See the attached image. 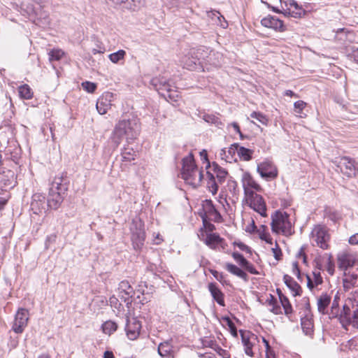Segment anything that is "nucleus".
I'll return each mask as SVG.
<instances>
[{
	"mask_svg": "<svg viewBox=\"0 0 358 358\" xmlns=\"http://www.w3.org/2000/svg\"><path fill=\"white\" fill-rule=\"evenodd\" d=\"M340 320L343 326L352 325V315L350 313V309L346 305L343 306V310L340 315Z\"/></svg>",
	"mask_w": 358,
	"mask_h": 358,
	"instance_id": "f704fd0d",
	"label": "nucleus"
},
{
	"mask_svg": "<svg viewBox=\"0 0 358 358\" xmlns=\"http://www.w3.org/2000/svg\"><path fill=\"white\" fill-rule=\"evenodd\" d=\"M83 89L89 93H93L96 89V85L90 81H85L82 83Z\"/></svg>",
	"mask_w": 358,
	"mask_h": 358,
	"instance_id": "864d4df0",
	"label": "nucleus"
},
{
	"mask_svg": "<svg viewBox=\"0 0 358 358\" xmlns=\"http://www.w3.org/2000/svg\"><path fill=\"white\" fill-rule=\"evenodd\" d=\"M126 55V52L124 50H119L118 51L111 53L108 55V58L113 64H117L122 60H124Z\"/></svg>",
	"mask_w": 358,
	"mask_h": 358,
	"instance_id": "49530a36",
	"label": "nucleus"
},
{
	"mask_svg": "<svg viewBox=\"0 0 358 358\" xmlns=\"http://www.w3.org/2000/svg\"><path fill=\"white\" fill-rule=\"evenodd\" d=\"M101 328L104 334L110 335L117 330V325L115 322L108 320L102 324Z\"/></svg>",
	"mask_w": 358,
	"mask_h": 358,
	"instance_id": "a18cd8bd",
	"label": "nucleus"
},
{
	"mask_svg": "<svg viewBox=\"0 0 358 358\" xmlns=\"http://www.w3.org/2000/svg\"><path fill=\"white\" fill-rule=\"evenodd\" d=\"M241 184L244 189H262L261 186L256 182L248 172H244L241 177Z\"/></svg>",
	"mask_w": 358,
	"mask_h": 358,
	"instance_id": "a878e982",
	"label": "nucleus"
},
{
	"mask_svg": "<svg viewBox=\"0 0 358 358\" xmlns=\"http://www.w3.org/2000/svg\"><path fill=\"white\" fill-rule=\"evenodd\" d=\"M224 320L226 321L227 324L228 325L230 332L231 335L234 337H237V330L236 327H235L234 322L229 318V317H224Z\"/></svg>",
	"mask_w": 358,
	"mask_h": 358,
	"instance_id": "052dcab7",
	"label": "nucleus"
},
{
	"mask_svg": "<svg viewBox=\"0 0 358 358\" xmlns=\"http://www.w3.org/2000/svg\"><path fill=\"white\" fill-rule=\"evenodd\" d=\"M211 348L214 349L223 358H229V355L227 352V350L221 348L216 343H213V345H211Z\"/></svg>",
	"mask_w": 358,
	"mask_h": 358,
	"instance_id": "6e6d98bb",
	"label": "nucleus"
},
{
	"mask_svg": "<svg viewBox=\"0 0 358 358\" xmlns=\"http://www.w3.org/2000/svg\"><path fill=\"white\" fill-rule=\"evenodd\" d=\"M271 227L276 234L289 236L292 234V224L289 215L286 212L276 210L271 215Z\"/></svg>",
	"mask_w": 358,
	"mask_h": 358,
	"instance_id": "7ed1b4c3",
	"label": "nucleus"
},
{
	"mask_svg": "<svg viewBox=\"0 0 358 358\" xmlns=\"http://www.w3.org/2000/svg\"><path fill=\"white\" fill-rule=\"evenodd\" d=\"M232 257L241 266H243L248 262V260L238 252H233Z\"/></svg>",
	"mask_w": 358,
	"mask_h": 358,
	"instance_id": "bf43d9fd",
	"label": "nucleus"
},
{
	"mask_svg": "<svg viewBox=\"0 0 358 358\" xmlns=\"http://www.w3.org/2000/svg\"><path fill=\"white\" fill-rule=\"evenodd\" d=\"M353 327L358 328V308L352 314V323Z\"/></svg>",
	"mask_w": 358,
	"mask_h": 358,
	"instance_id": "774afa93",
	"label": "nucleus"
},
{
	"mask_svg": "<svg viewBox=\"0 0 358 358\" xmlns=\"http://www.w3.org/2000/svg\"><path fill=\"white\" fill-rule=\"evenodd\" d=\"M63 180L62 178H55L52 183V186L50 188V191L53 192H61L64 193L66 190V187L62 183Z\"/></svg>",
	"mask_w": 358,
	"mask_h": 358,
	"instance_id": "ea45409f",
	"label": "nucleus"
},
{
	"mask_svg": "<svg viewBox=\"0 0 358 358\" xmlns=\"http://www.w3.org/2000/svg\"><path fill=\"white\" fill-rule=\"evenodd\" d=\"M237 150V145H231L229 148H223L220 151V157L227 162H231Z\"/></svg>",
	"mask_w": 358,
	"mask_h": 358,
	"instance_id": "c756f323",
	"label": "nucleus"
},
{
	"mask_svg": "<svg viewBox=\"0 0 358 358\" xmlns=\"http://www.w3.org/2000/svg\"><path fill=\"white\" fill-rule=\"evenodd\" d=\"M280 4L285 12L294 17H300L304 10L294 0H280Z\"/></svg>",
	"mask_w": 358,
	"mask_h": 358,
	"instance_id": "9b49d317",
	"label": "nucleus"
},
{
	"mask_svg": "<svg viewBox=\"0 0 358 358\" xmlns=\"http://www.w3.org/2000/svg\"><path fill=\"white\" fill-rule=\"evenodd\" d=\"M261 24L264 27L270 28L277 31L282 32L285 30L283 22L275 16L268 15L262 18Z\"/></svg>",
	"mask_w": 358,
	"mask_h": 358,
	"instance_id": "dca6fc26",
	"label": "nucleus"
},
{
	"mask_svg": "<svg viewBox=\"0 0 358 358\" xmlns=\"http://www.w3.org/2000/svg\"><path fill=\"white\" fill-rule=\"evenodd\" d=\"M260 239L266 241L267 243L273 245V239L270 234L267 231V227L265 225H262L259 229L257 230Z\"/></svg>",
	"mask_w": 358,
	"mask_h": 358,
	"instance_id": "a19ab883",
	"label": "nucleus"
},
{
	"mask_svg": "<svg viewBox=\"0 0 358 358\" xmlns=\"http://www.w3.org/2000/svg\"><path fill=\"white\" fill-rule=\"evenodd\" d=\"M354 38L353 32L345 28L338 29L335 34V39L343 44L347 42H352Z\"/></svg>",
	"mask_w": 358,
	"mask_h": 358,
	"instance_id": "cd10ccee",
	"label": "nucleus"
},
{
	"mask_svg": "<svg viewBox=\"0 0 358 358\" xmlns=\"http://www.w3.org/2000/svg\"><path fill=\"white\" fill-rule=\"evenodd\" d=\"M18 92L20 97L22 99H31L34 95L32 90L27 84L20 85L18 87Z\"/></svg>",
	"mask_w": 358,
	"mask_h": 358,
	"instance_id": "e433bc0d",
	"label": "nucleus"
},
{
	"mask_svg": "<svg viewBox=\"0 0 358 358\" xmlns=\"http://www.w3.org/2000/svg\"><path fill=\"white\" fill-rule=\"evenodd\" d=\"M273 255L276 260H280L282 257V251L278 243H275V246L271 248Z\"/></svg>",
	"mask_w": 358,
	"mask_h": 358,
	"instance_id": "0e129e2a",
	"label": "nucleus"
},
{
	"mask_svg": "<svg viewBox=\"0 0 358 358\" xmlns=\"http://www.w3.org/2000/svg\"><path fill=\"white\" fill-rule=\"evenodd\" d=\"M355 257L352 254L342 252L338 255V265L339 268L348 271L347 269L355 264Z\"/></svg>",
	"mask_w": 358,
	"mask_h": 358,
	"instance_id": "412c9836",
	"label": "nucleus"
},
{
	"mask_svg": "<svg viewBox=\"0 0 358 358\" xmlns=\"http://www.w3.org/2000/svg\"><path fill=\"white\" fill-rule=\"evenodd\" d=\"M330 240L331 234L329 229L327 226L316 224L313 227L310 234V241L312 245L326 250L330 248Z\"/></svg>",
	"mask_w": 358,
	"mask_h": 358,
	"instance_id": "20e7f679",
	"label": "nucleus"
},
{
	"mask_svg": "<svg viewBox=\"0 0 358 358\" xmlns=\"http://www.w3.org/2000/svg\"><path fill=\"white\" fill-rule=\"evenodd\" d=\"M313 280L314 283L316 285V286L322 284V278L321 276L320 271H313Z\"/></svg>",
	"mask_w": 358,
	"mask_h": 358,
	"instance_id": "69168bd1",
	"label": "nucleus"
},
{
	"mask_svg": "<svg viewBox=\"0 0 358 358\" xmlns=\"http://www.w3.org/2000/svg\"><path fill=\"white\" fill-rule=\"evenodd\" d=\"M358 283V276L354 273L350 271H344L343 278V285L345 291H350L356 287Z\"/></svg>",
	"mask_w": 358,
	"mask_h": 358,
	"instance_id": "393cba45",
	"label": "nucleus"
},
{
	"mask_svg": "<svg viewBox=\"0 0 358 358\" xmlns=\"http://www.w3.org/2000/svg\"><path fill=\"white\" fill-rule=\"evenodd\" d=\"M331 302V297L327 294H322L317 299L318 311L322 314L327 313V308Z\"/></svg>",
	"mask_w": 358,
	"mask_h": 358,
	"instance_id": "72a5a7b5",
	"label": "nucleus"
},
{
	"mask_svg": "<svg viewBox=\"0 0 358 358\" xmlns=\"http://www.w3.org/2000/svg\"><path fill=\"white\" fill-rule=\"evenodd\" d=\"M150 84L153 85L154 88L159 92V93L164 96L165 99L172 98L171 92V85L164 82H160L158 78H153L150 81Z\"/></svg>",
	"mask_w": 358,
	"mask_h": 358,
	"instance_id": "5701e85b",
	"label": "nucleus"
},
{
	"mask_svg": "<svg viewBox=\"0 0 358 358\" xmlns=\"http://www.w3.org/2000/svg\"><path fill=\"white\" fill-rule=\"evenodd\" d=\"M236 152H238V156L244 161H248L251 159L252 152L250 149L244 147H240L238 148V146L237 145Z\"/></svg>",
	"mask_w": 358,
	"mask_h": 358,
	"instance_id": "de8ad7c7",
	"label": "nucleus"
},
{
	"mask_svg": "<svg viewBox=\"0 0 358 358\" xmlns=\"http://www.w3.org/2000/svg\"><path fill=\"white\" fill-rule=\"evenodd\" d=\"M28 321V310L23 308H19L15 314L12 329L17 334L22 333L24 328L27 326Z\"/></svg>",
	"mask_w": 358,
	"mask_h": 358,
	"instance_id": "1a4fd4ad",
	"label": "nucleus"
},
{
	"mask_svg": "<svg viewBox=\"0 0 358 358\" xmlns=\"http://www.w3.org/2000/svg\"><path fill=\"white\" fill-rule=\"evenodd\" d=\"M139 130L140 126L135 120L119 121L110 138L114 148H117L124 138L127 141L136 138L139 134Z\"/></svg>",
	"mask_w": 358,
	"mask_h": 358,
	"instance_id": "f257e3e1",
	"label": "nucleus"
},
{
	"mask_svg": "<svg viewBox=\"0 0 358 358\" xmlns=\"http://www.w3.org/2000/svg\"><path fill=\"white\" fill-rule=\"evenodd\" d=\"M242 267H243L247 271H248L251 274H254V275L259 274V272L255 268V267L253 266V264H251L250 262H249L248 261Z\"/></svg>",
	"mask_w": 358,
	"mask_h": 358,
	"instance_id": "e2e57ef3",
	"label": "nucleus"
},
{
	"mask_svg": "<svg viewBox=\"0 0 358 358\" xmlns=\"http://www.w3.org/2000/svg\"><path fill=\"white\" fill-rule=\"evenodd\" d=\"M301 324L303 332L306 335H309L311 334L313 327V324L312 318L310 315H306L305 317H302Z\"/></svg>",
	"mask_w": 358,
	"mask_h": 358,
	"instance_id": "4c0bfd02",
	"label": "nucleus"
},
{
	"mask_svg": "<svg viewBox=\"0 0 358 358\" xmlns=\"http://www.w3.org/2000/svg\"><path fill=\"white\" fill-rule=\"evenodd\" d=\"M48 55H49V59L50 61H53V60L58 61L64 57V52L61 49H53L50 51Z\"/></svg>",
	"mask_w": 358,
	"mask_h": 358,
	"instance_id": "8fccbe9b",
	"label": "nucleus"
},
{
	"mask_svg": "<svg viewBox=\"0 0 358 358\" xmlns=\"http://www.w3.org/2000/svg\"><path fill=\"white\" fill-rule=\"evenodd\" d=\"M0 181L6 189L14 187L17 184V176L13 170H3L0 173Z\"/></svg>",
	"mask_w": 358,
	"mask_h": 358,
	"instance_id": "f3484780",
	"label": "nucleus"
},
{
	"mask_svg": "<svg viewBox=\"0 0 358 358\" xmlns=\"http://www.w3.org/2000/svg\"><path fill=\"white\" fill-rule=\"evenodd\" d=\"M224 268L230 273L244 280H248V275L242 269L231 263H225Z\"/></svg>",
	"mask_w": 358,
	"mask_h": 358,
	"instance_id": "7c9ffc66",
	"label": "nucleus"
},
{
	"mask_svg": "<svg viewBox=\"0 0 358 358\" xmlns=\"http://www.w3.org/2000/svg\"><path fill=\"white\" fill-rule=\"evenodd\" d=\"M257 172L262 178L271 180L278 177V171L276 166L271 161L265 160L257 166Z\"/></svg>",
	"mask_w": 358,
	"mask_h": 358,
	"instance_id": "0eeeda50",
	"label": "nucleus"
},
{
	"mask_svg": "<svg viewBox=\"0 0 358 358\" xmlns=\"http://www.w3.org/2000/svg\"><path fill=\"white\" fill-rule=\"evenodd\" d=\"M63 192H49L48 198L47 199L48 206L53 209H57L59 207L63 201Z\"/></svg>",
	"mask_w": 358,
	"mask_h": 358,
	"instance_id": "bb28decb",
	"label": "nucleus"
},
{
	"mask_svg": "<svg viewBox=\"0 0 358 358\" xmlns=\"http://www.w3.org/2000/svg\"><path fill=\"white\" fill-rule=\"evenodd\" d=\"M136 153L133 148H125L122 152V161L126 163H130L135 160Z\"/></svg>",
	"mask_w": 358,
	"mask_h": 358,
	"instance_id": "58836bf2",
	"label": "nucleus"
},
{
	"mask_svg": "<svg viewBox=\"0 0 358 358\" xmlns=\"http://www.w3.org/2000/svg\"><path fill=\"white\" fill-rule=\"evenodd\" d=\"M130 231L134 248L135 250L141 249L145 239L143 222L140 218L134 219L130 226Z\"/></svg>",
	"mask_w": 358,
	"mask_h": 358,
	"instance_id": "39448f33",
	"label": "nucleus"
},
{
	"mask_svg": "<svg viewBox=\"0 0 358 358\" xmlns=\"http://www.w3.org/2000/svg\"><path fill=\"white\" fill-rule=\"evenodd\" d=\"M145 5V0H125L122 7L131 10H138L143 8Z\"/></svg>",
	"mask_w": 358,
	"mask_h": 358,
	"instance_id": "2f4dec72",
	"label": "nucleus"
},
{
	"mask_svg": "<svg viewBox=\"0 0 358 358\" xmlns=\"http://www.w3.org/2000/svg\"><path fill=\"white\" fill-rule=\"evenodd\" d=\"M232 257L241 266H243L248 262V260L238 252H233Z\"/></svg>",
	"mask_w": 358,
	"mask_h": 358,
	"instance_id": "13d9d810",
	"label": "nucleus"
},
{
	"mask_svg": "<svg viewBox=\"0 0 358 358\" xmlns=\"http://www.w3.org/2000/svg\"><path fill=\"white\" fill-rule=\"evenodd\" d=\"M133 294L134 289L127 280L120 282L118 287V294L127 305L131 302V299Z\"/></svg>",
	"mask_w": 358,
	"mask_h": 358,
	"instance_id": "a211bd4d",
	"label": "nucleus"
},
{
	"mask_svg": "<svg viewBox=\"0 0 358 358\" xmlns=\"http://www.w3.org/2000/svg\"><path fill=\"white\" fill-rule=\"evenodd\" d=\"M250 117L256 120L260 124L264 126H268L269 122V118L267 117V115H264V113L259 111H253L250 114Z\"/></svg>",
	"mask_w": 358,
	"mask_h": 358,
	"instance_id": "37998d69",
	"label": "nucleus"
},
{
	"mask_svg": "<svg viewBox=\"0 0 358 358\" xmlns=\"http://www.w3.org/2000/svg\"><path fill=\"white\" fill-rule=\"evenodd\" d=\"M141 329V323L136 317L127 320L126 326V333L129 339L136 340L140 335Z\"/></svg>",
	"mask_w": 358,
	"mask_h": 358,
	"instance_id": "2eb2a0df",
	"label": "nucleus"
},
{
	"mask_svg": "<svg viewBox=\"0 0 358 358\" xmlns=\"http://www.w3.org/2000/svg\"><path fill=\"white\" fill-rule=\"evenodd\" d=\"M203 120L208 123L214 124L216 125H218L219 124H220V121L219 118L214 115H211V114L204 115Z\"/></svg>",
	"mask_w": 358,
	"mask_h": 358,
	"instance_id": "5fc2aeb1",
	"label": "nucleus"
},
{
	"mask_svg": "<svg viewBox=\"0 0 358 358\" xmlns=\"http://www.w3.org/2000/svg\"><path fill=\"white\" fill-rule=\"evenodd\" d=\"M241 341L244 347L245 353L250 356L254 357L256 352H259L260 338L257 336L250 331H240Z\"/></svg>",
	"mask_w": 358,
	"mask_h": 358,
	"instance_id": "423d86ee",
	"label": "nucleus"
},
{
	"mask_svg": "<svg viewBox=\"0 0 358 358\" xmlns=\"http://www.w3.org/2000/svg\"><path fill=\"white\" fill-rule=\"evenodd\" d=\"M202 206L206 217L215 222H219L221 220V215L213 206L212 201L206 200Z\"/></svg>",
	"mask_w": 358,
	"mask_h": 358,
	"instance_id": "4be33fe9",
	"label": "nucleus"
},
{
	"mask_svg": "<svg viewBox=\"0 0 358 358\" xmlns=\"http://www.w3.org/2000/svg\"><path fill=\"white\" fill-rule=\"evenodd\" d=\"M34 22L40 27H46L50 24V19L48 11L41 6H38L34 10Z\"/></svg>",
	"mask_w": 358,
	"mask_h": 358,
	"instance_id": "aec40b11",
	"label": "nucleus"
},
{
	"mask_svg": "<svg viewBox=\"0 0 358 358\" xmlns=\"http://www.w3.org/2000/svg\"><path fill=\"white\" fill-rule=\"evenodd\" d=\"M45 196L41 193H35L32 196L31 208L35 214H38L45 210Z\"/></svg>",
	"mask_w": 358,
	"mask_h": 358,
	"instance_id": "b1692460",
	"label": "nucleus"
},
{
	"mask_svg": "<svg viewBox=\"0 0 358 358\" xmlns=\"http://www.w3.org/2000/svg\"><path fill=\"white\" fill-rule=\"evenodd\" d=\"M261 340L266 350V358H275V354L271 350L268 342L264 337H262Z\"/></svg>",
	"mask_w": 358,
	"mask_h": 358,
	"instance_id": "603ef678",
	"label": "nucleus"
},
{
	"mask_svg": "<svg viewBox=\"0 0 358 358\" xmlns=\"http://www.w3.org/2000/svg\"><path fill=\"white\" fill-rule=\"evenodd\" d=\"M292 273L297 277V278L302 281L303 275L301 273L299 264L296 262L292 263Z\"/></svg>",
	"mask_w": 358,
	"mask_h": 358,
	"instance_id": "4d7b16f0",
	"label": "nucleus"
},
{
	"mask_svg": "<svg viewBox=\"0 0 358 358\" xmlns=\"http://www.w3.org/2000/svg\"><path fill=\"white\" fill-rule=\"evenodd\" d=\"M114 100V94L112 92H104L97 100L96 109L99 114L104 115L110 108Z\"/></svg>",
	"mask_w": 358,
	"mask_h": 358,
	"instance_id": "ddd939ff",
	"label": "nucleus"
},
{
	"mask_svg": "<svg viewBox=\"0 0 358 358\" xmlns=\"http://www.w3.org/2000/svg\"><path fill=\"white\" fill-rule=\"evenodd\" d=\"M213 169V175L215 178L216 177L217 181L220 183L223 182L225 180V178L227 176V172L225 169L220 167L218 164L216 163H213L212 165Z\"/></svg>",
	"mask_w": 358,
	"mask_h": 358,
	"instance_id": "c9c22d12",
	"label": "nucleus"
},
{
	"mask_svg": "<svg viewBox=\"0 0 358 358\" xmlns=\"http://www.w3.org/2000/svg\"><path fill=\"white\" fill-rule=\"evenodd\" d=\"M200 240L203 241L206 245H208L211 249H220L221 248L222 250H225L227 246L224 240L221 238L217 234H206V236L204 234V231L201 229V234L198 235Z\"/></svg>",
	"mask_w": 358,
	"mask_h": 358,
	"instance_id": "6e6552de",
	"label": "nucleus"
},
{
	"mask_svg": "<svg viewBox=\"0 0 358 358\" xmlns=\"http://www.w3.org/2000/svg\"><path fill=\"white\" fill-rule=\"evenodd\" d=\"M306 106V103L301 100L297 101L294 103V110L299 114H301L302 113L303 110L305 108Z\"/></svg>",
	"mask_w": 358,
	"mask_h": 358,
	"instance_id": "680f3d73",
	"label": "nucleus"
},
{
	"mask_svg": "<svg viewBox=\"0 0 358 358\" xmlns=\"http://www.w3.org/2000/svg\"><path fill=\"white\" fill-rule=\"evenodd\" d=\"M279 297H280V303H281L282 306L283 307L285 315H287L290 314L292 312V306H291L288 299L283 295H280Z\"/></svg>",
	"mask_w": 358,
	"mask_h": 358,
	"instance_id": "09e8293b",
	"label": "nucleus"
},
{
	"mask_svg": "<svg viewBox=\"0 0 358 358\" xmlns=\"http://www.w3.org/2000/svg\"><path fill=\"white\" fill-rule=\"evenodd\" d=\"M172 352V346L169 342H164L159 344L158 352L162 357H168Z\"/></svg>",
	"mask_w": 358,
	"mask_h": 358,
	"instance_id": "c03bdc74",
	"label": "nucleus"
},
{
	"mask_svg": "<svg viewBox=\"0 0 358 358\" xmlns=\"http://www.w3.org/2000/svg\"><path fill=\"white\" fill-rule=\"evenodd\" d=\"M245 231L249 232L250 234L254 233L255 231H257V227L253 219L250 220L248 224L245 227Z\"/></svg>",
	"mask_w": 358,
	"mask_h": 358,
	"instance_id": "338daca9",
	"label": "nucleus"
},
{
	"mask_svg": "<svg viewBox=\"0 0 358 358\" xmlns=\"http://www.w3.org/2000/svg\"><path fill=\"white\" fill-rule=\"evenodd\" d=\"M284 281L287 286L291 289L294 296L300 295L301 287L288 275H284Z\"/></svg>",
	"mask_w": 358,
	"mask_h": 358,
	"instance_id": "473e14b6",
	"label": "nucleus"
},
{
	"mask_svg": "<svg viewBox=\"0 0 358 358\" xmlns=\"http://www.w3.org/2000/svg\"><path fill=\"white\" fill-rule=\"evenodd\" d=\"M251 208L259 213L262 217H266V205L263 197L257 194L255 196L251 202H245Z\"/></svg>",
	"mask_w": 358,
	"mask_h": 358,
	"instance_id": "6ab92c4d",
	"label": "nucleus"
},
{
	"mask_svg": "<svg viewBox=\"0 0 358 358\" xmlns=\"http://www.w3.org/2000/svg\"><path fill=\"white\" fill-rule=\"evenodd\" d=\"M208 290L213 299L221 306H224V294L217 286L215 283L211 282L208 284Z\"/></svg>",
	"mask_w": 358,
	"mask_h": 358,
	"instance_id": "c85d7f7f",
	"label": "nucleus"
},
{
	"mask_svg": "<svg viewBox=\"0 0 358 358\" xmlns=\"http://www.w3.org/2000/svg\"><path fill=\"white\" fill-rule=\"evenodd\" d=\"M195 55L196 51L194 50H192L182 57L180 63L183 68L190 71H195L201 69L199 59H198Z\"/></svg>",
	"mask_w": 358,
	"mask_h": 358,
	"instance_id": "4468645a",
	"label": "nucleus"
},
{
	"mask_svg": "<svg viewBox=\"0 0 358 358\" xmlns=\"http://www.w3.org/2000/svg\"><path fill=\"white\" fill-rule=\"evenodd\" d=\"M316 266L318 270L326 269L329 274L333 275L335 271V265L333 257L330 253H325L315 259Z\"/></svg>",
	"mask_w": 358,
	"mask_h": 358,
	"instance_id": "9d476101",
	"label": "nucleus"
},
{
	"mask_svg": "<svg viewBox=\"0 0 358 358\" xmlns=\"http://www.w3.org/2000/svg\"><path fill=\"white\" fill-rule=\"evenodd\" d=\"M181 177L187 185L193 187H198L201 182L202 173L196 165L192 153L182 159Z\"/></svg>",
	"mask_w": 358,
	"mask_h": 358,
	"instance_id": "f03ea898",
	"label": "nucleus"
},
{
	"mask_svg": "<svg viewBox=\"0 0 358 358\" xmlns=\"http://www.w3.org/2000/svg\"><path fill=\"white\" fill-rule=\"evenodd\" d=\"M244 200L245 202H251V199L255 196H257L258 194V192H261L262 189H244Z\"/></svg>",
	"mask_w": 358,
	"mask_h": 358,
	"instance_id": "3c124183",
	"label": "nucleus"
},
{
	"mask_svg": "<svg viewBox=\"0 0 358 358\" xmlns=\"http://www.w3.org/2000/svg\"><path fill=\"white\" fill-rule=\"evenodd\" d=\"M207 174L208 177L207 187L213 194H215L218 190V185L216 182L215 178L214 175L209 171L207 172Z\"/></svg>",
	"mask_w": 358,
	"mask_h": 358,
	"instance_id": "79ce46f5",
	"label": "nucleus"
},
{
	"mask_svg": "<svg viewBox=\"0 0 358 358\" xmlns=\"http://www.w3.org/2000/svg\"><path fill=\"white\" fill-rule=\"evenodd\" d=\"M337 166L341 173L348 177L355 176L357 173L355 161L350 157H343L341 158L338 162Z\"/></svg>",
	"mask_w": 358,
	"mask_h": 358,
	"instance_id": "f8f14e48",
	"label": "nucleus"
}]
</instances>
